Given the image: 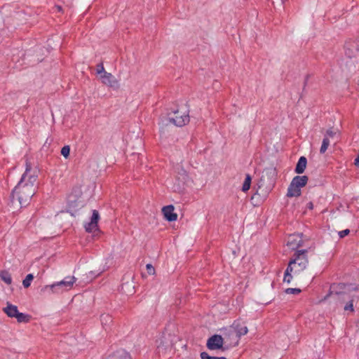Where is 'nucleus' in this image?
<instances>
[{
	"label": "nucleus",
	"mask_w": 359,
	"mask_h": 359,
	"mask_svg": "<svg viewBox=\"0 0 359 359\" xmlns=\"http://www.w3.org/2000/svg\"><path fill=\"white\" fill-rule=\"evenodd\" d=\"M37 177L36 171L32 169L30 163L27 161L25 171L12 191L13 201L16 199L21 205H27L35 194Z\"/></svg>",
	"instance_id": "obj_1"
},
{
	"label": "nucleus",
	"mask_w": 359,
	"mask_h": 359,
	"mask_svg": "<svg viewBox=\"0 0 359 359\" xmlns=\"http://www.w3.org/2000/svg\"><path fill=\"white\" fill-rule=\"evenodd\" d=\"M309 250H299L290 260L285 272L283 281L290 283L294 277L299 282H305L312 278L309 273Z\"/></svg>",
	"instance_id": "obj_2"
},
{
	"label": "nucleus",
	"mask_w": 359,
	"mask_h": 359,
	"mask_svg": "<svg viewBox=\"0 0 359 359\" xmlns=\"http://www.w3.org/2000/svg\"><path fill=\"white\" fill-rule=\"evenodd\" d=\"M76 280V278L74 276H68L63 280L55 283L50 285L44 286L41 291L45 292L47 290H50L53 293H62L64 291L70 290Z\"/></svg>",
	"instance_id": "obj_3"
},
{
	"label": "nucleus",
	"mask_w": 359,
	"mask_h": 359,
	"mask_svg": "<svg viewBox=\"0 0 359 359\" xmlns=\"http://www.w3.org/2000/svg\"><path fill=\"white\" fill-rule=\"evenodd\" d=\"M206 346L207 348L210 350H226V348H224V339H223V337L219 334H214L210 337L207 341Z\"/></svg>",
	"instance_id": "obj_4"
},
{
	"label": "nucleus",
	"mask_w": 359,
	"mask_h": 359,
	"mask_svg": "<svg viewBox=\"0 0 359 359\" xmlns=\"http://www.w3.org/2000/svg\"><path fill=\"white\" fill-rule=\"evenodd\" d=\"M334 287L335 285L331 286L332 291L325 297L324 300L330 297L337 304H342L352 297L345 292H334Z\"/></svg>",
	"instance_id": "obj_5"
},
{
	"label": "nucleus",
	"mask_w": 359,
	"mask_h": 359,
	"mask_svg": "<svg viewBox=\"0 0 359 359\" xmlns=\"http://www.w3.org/2000/svg\"><path fill=\"white\" fill-rule=\"evenodd\" d=\"M223 339H224V348H226V350L237 346L240 340L237 334L234 333L233 330H232L230 327L229 329L226 330V332L224 333Z\"/></svg>",
	"instance_id": "obj_6"
},
{
	"label": "nucleus",
	"mask_w": 359,
	"mask_h": 359,
	"mask_svg": "<svg viewBox=\"0 0 359 359\" xmlns=\"http://www.w3.org/2000/svg\"><path fill=\"white\" fill-rule=\"evenodd\" d=\"M189 121V116L188 114H182L178 110L174 112V116L169 118V122L173 125L182 127Z\"/></svg>",
	"instance_id": "obj_7"
},
{
	"label": "nucleus",
	"mask_w": 359,
	"mask_h": 359,
	"mask_svg": "<svg viewBox=\"0 0 359 359\" xmlns=\"http://www.w3.org/2000/svg\"><path fill=\"white\" fill-rule=\"evenodd\" d=\"M102 82L110 88L118 89L119 88L118 81L111 73L104 72L100 76Z\"/></svg>",
	"instance_id": "obj_8"
},
{
	"label": "nucleus",
	"mask_w": 359,
	"mask_h": 359,
	"mask_svg": "<svg viewBox=\"0 0 359 359\" xmlns=\"http://www.w3.org/2000/svg\"><path fill=\"white\" fill-rule=\"evenodd\" d=\"M100 219L99 212L97 210H94L90 219V222L85 225L86 231L88 232L99 231L97 222Z\"/></svg>",
	"instance_id": "obj_9"
},
{
	"label": "nucleus",
	"mask_w": 359,
	"mask_h": 359,
	"mask_svg": "<svg viewBox=\"0 0 359 359\" xmlns=\"http://www.w3.org/2000/svg\"><path fill=\"white\" fill-rule=\"evenodd\" d=\"M303 241L299 234L290 235L287 238V245L292 250H297L302 246Z\"/></svg>",
	"instance_id": "obj_10"
},
{
	"label": "nucleus",
	"mask_w": 359,
	"mask_h": 359,
	"mask_svg": "<svg viewBox=\"0 0 359 359\" xmlns=\"http://www.w3.org/2000/svg\"><path fill=\"white\" fill-rule=\"evenodd\" d=\"M230 327L233 330L234 333L237 334L239 339L241 336L245 335L248 332V329L245 323L239 320L234 321Z\"/></svg>",
	"instance_id": "obj_11"
},
{
	"label": "nucleus",
	"mask_w": 359,
	"mask_h": 359,
	"mask_svg": "<svg viewBox=\"0 0 359 359\" xmlns=\"http://www.w3.org/2000/svg\"><path fill=\"white\" fill-rule=\"evenodd\" d=\"M158 354H164L167 350L171 349L170 343L164 337H161L156 341Z\"/></svg>",
	"instance_id": "obj_12"
},
{
	"label": "nucleus",
	"mask_w": 359,
	"mask_h": 359,
	"mask_svg": "<svg viewBox=\"0 0 359 359\" xmlns=\"http://www.w3.org/2000/svg\"><path fill=\"white\" fill-rule=\"evenodd\" d=\"M345 53L348 57H353L359 51L358 45L355 41H348L345 43Z\"/></svg>",
	"instance_id": "obj_13"
},
{
	"label": "nucleus",
	"mask_w": 359,
	"mask_h": 359,
	"mask_svg": "<svg viewBox=\"0 0 359 359\" xmlns=\"http://www.w3.org/2000/svg\"><path fill=\"white\" fill-rule=\"evenodd\" d=\"M165 218L169 222L177 220V215L174 212V206L172 205L165 206L162 208Z\"/></svg>",
	"instance_id": "obj_14"
},
{
	"label": "nucleus",
	"mask_w": 359,
	"mask_h": 359,
	"mask_svg": "<svg viewBox=\"0 0 359 359\" xmlns=\"http://www.w3.org/2000/svg\"><path fill=\"white\" fill-rule=\"evenodd\" d=\"M308 180H309V178L306 175H303V176H295L292 180V186H294L296 187H299V188H302V187H304V186H306V184H307L308 182Z\"/></svg>",
	"instance_id": "obj_15"
},
{
	"label": "nucleus",
	"mask_w": 359,
	"mask_h": 359,
	"mask_svg": "<svg viewBox=\"0 0 359 359\" xmlns=\"http://www.w3.org/2000/svg\"><path fill=\"white\" fill-rule=\"evenodd\" d=\"M3 311L10 318H15L19 312L18 307L9 302H7V306L3 309Z\"/></svg>",
	"instance_id": "obj_16"
},
{
	"label": "nucleus",
	"mask_w": 359,
	"mask_h": 359,
	"mask_svg": "<svg viewBox=\"0 0 359 359\" xmlns=\"http://www.w3.org/2000/svg\"><path fill=\"white\" fill-rule=\"evenodd\" d=\"M307 165L306 158L301 156L296 165L294 171L297 174H302L304 172Z\"/></svg>",
	"instance_id": "obj_17"
},
{
	"label": "nucleus",
	"mask_w": 359,
	"mask_h": 359,
	"mask_svg": "<svg viewBox=\"0 0 359 359\" xmlns=\"http://www.w3.org/2000/svg\"><path fill=\"white\" fill-rule=\"evenodd\" d=\"M105 359H130V357L126 351H118L108 355Z\"/></svg>",
	"instance_id": "obj_18"
},
{
	"label": "nucleus",
	"mask_w": 359,
	"mask_h": 359,
	"mask_svg": "<svg viewBox=\"0 0 359 359\" xmlns=\"http://www.w3.org/2000/svg\"><path fill=\"white\" fill-rule=\"evenodd\" d=\"M301 195V189L299 187H296L292 186V183L290 182L289 187L287 189V197H297Z\"/></svg>",
	"instance_id": "obj_19"
},
{
	"label": "nucleus",
	"mask_w": 359,
	"mask_h": 359,
	"mask_svg": "<svg viewBox=\"0 0 359 359\" xmlns=\"http://www.w3.org/2000/svg\"><path fill=\"white\" fill-rule=\"evenodd\" d=\"M100 321L102 327L107 330L112 323V317L109 314H102L100 316Z\"/></svg>",
	"instance_id": "obj_20"
},
{
	"label": "nucleus",
	"mask_w": 359,
	"mask_h": 359,
	"mask_svg": "<svg viewBox=\"0 0 359 359\" xmlns=\"http://www.w3.org/2000/svg\"><path fill=\"white\" fill-rule=\"evenodd\" d=\"M0 278L6 284L10 285L12 283V278L11 274L7 271H0Z\"/></svg>",
	"instance_id": "obj_21"
},
{
	"label": "nucleus",
	"mask_w": 359,
	"mask_h": 359,
	"mask_svg": "<svg viewBox=\"0 0 359 359\" xmlns=\"http://www.w3.org/2000/svg\"><path fill=\"white\" fill-rule=\"evenodd\" d=\"M15 318L18 323H27L29 321L30 316L27 314L18 312L15 316Z\"/></svg>",
	"instance_id": "obj_22"
},
{
	"label": "nucleus",
	"mask_w": 359,
	"mask_h": 359,
	"mask_svg": "<svg viewBox=\"0 0 359 359\" xmlns=\"http://www.w3.org/2000/svg\"><path fill=\"white\" fill-rule=\"evenodd\" d=\"M252 177L250 175L247 174L245 177V180L242 187L243 191H247L250 189V184H251Z\"/></svg>",
	"instance_id": "obj_23"
},
{
	"label": "nucleus",
	"mask_w": 359,
	"mask_h": 359,
	"mask_svg": "<svg viewBox=\"0 0 359 359\" xmlns=\"http://www.w3.org/2000/svg\"><path fill=\"white\" fill-rule=\"evenodd\" d=\"M330 142L329 140V138L327 137H325L323 140L322 145L320 149V154H325L327 151Z\"/></svg>",
	"instance_id": "obj_24"
},
{
	"label": "nucleus",
	"mask_w": 359,
	"mask_h": 359,
	"mask_svg": "<svg viewBox=\"0 0 359 359\" xmlns=\"http://www.w3.org/2000/svg\"><path fill=\"white\" fill-rule=\"evenodd\" d=\"M34 276L32 273L27 274L22 281V285L25 288H27L31 285V281L33 280Z\"/></svg>",
	"instance_id": "obj_25"
},
{
	"label": "nucleus",
	"mask_w": 359,
	"mask_h": 359,
	"mask_svg": "<svg viewBox=\"0 0 359 359\" xmlns=\"http://www.w3.org/2000/svg\"><path fill=\"white\" fill-rule=\"evenodd\" d=\"M354 299L353 298V297L347 301V303L344 306V311H350L351 312H353L354 311V309H353V302Z\"/></svg>",
	"instance_id": "obj_26"
},
{
	"label": "nucleus",
	"mask_w": 359,
	"mask_h": 359,
	"mask_svg": "<svg viewBox=\"0 0 359 359\" xmlns=\"http://www.w3.org/2000/svg\"><path fill=\"white\" fill-rule=\"evenodd\" d=\"M70 147L68 145L64 146L61 149V154L65 158L69 156Z\"/></svg>",
	"instance_id": "obj_27"
},
{
	"label": "nucleus",
	"mask_w": 359,
	"mask_h": 359,
	"mask_svg": "<svg viewBox=\"0 0 359 359\" xmlns=\"http://www.w3.org/2000/svg\"><path fill=\"white\" fill-rule=\"evenodd\" d=\"M285 292L287 294H298L301 292V290L299 288H287Z\"/></svg>",
	"instance_id": "obj_28"
},
{
	"label": "nucleus",
	"mask_w": 359,
	"mask_h": 359,
	"mask_svg": "<svg viewBox=\"0 0 359 359\" xmlns=\"http://www.w3.org/2000/svg\"><path fill=\"white\" fill-rule=\"evenodd\" d=\"M104 72H107L104 70V66L102 63H100L97 65V74H100V76L102 74H104Z\"/></svg>",
	"instance_id": "obj_29"
},
{
	"label": "nucleus",
	"mask_w": 359,
	"mask_h": 359,
	"mask_svg": "<svg viewBox=\"0 0 359 359\" xmlns=\"http://www.w3.org/2000/svg\"><path fill=\"white\" fill-rule=\"evenodd\" d=\"M336 131L333 129V128H329L327 131H326V135L325 137H333L335 135H336Z\"/></svg>",
	"instance_id": "obj_30"
},
{
	"label": "nucleus",
	"mask_w": 359,
	"mask_h": 359,
	"mask_svg": "<svg viewBox=\"0 0 359 359\" xmlns=\"http://www.w3.org/2000/svg\"><path fill=\"white\" fill-rule=\"evenodd\" d=\"M146 267H147V273L149 274L153 275L155 273V269L151 264H147Z\"/></svg>",
	"instance_id": "obj_31"
},
{
	"label": "nucleus",
	"mask_w": 359,
	"mask_h": 359,
	"mask_svg": "<svg viewBox=\"0 0 359 359\" xmlns=\"http://www.w3.org/2000/svg\"><path fill=\"white\" fill-rule=\"evenodd\" d=\"M200 356L201 359H214V356H210L206 352L201 353Z\"/></svg>",
	"instance_id": "obj_32"
},
{
	"label": "nucleus",
	"mask_w": 359,
	"mask_h": 359,
	"mask_svg": "<svg viewBox=\"0 0 359 359\" xmlns=\"http://www.w3.org/2000/svg\"><path fill=\"white\" fill-rule=\"evenodd\" d=\"M349 233H350L349 229H345V230L339 231V236L341 238H342L345 237L346 236L348 235Z\"/></svg>",
	"instance_id": "obj_33"
},
{
	"label": "nucleus",
	"mask_w": 359,
	"mask_h": 359,
	"mask_svg": "<svg viewBox=\"0 0 359 359\" xmlns=\"http://www.w3.org/2000/svg\"><path fill=\"white\" fill-rule=\"evenodd\" d=\"M266 171L268 173H270V174L274 175V174H275L276 169H275V168H267V169L266 170Z\"/></svg>",
	"instance_id": "obj_34"
},
{
	"label": "nucleus",
	"mask_w": 359,
	"mask_h": 359,
	"mask_svg": "<svg viewBox=\"0 0 359 359\" xmlns=\"http://www.w3.org/2000/svg\"><path fill=\"white\" fill-rule=\"evenodd\" d=\"M354 165L356 167H359V154L358 155L357 158L355 159Z\"/></svg>",
	"instance_id": "obj_35"
},
{
	"label": "nucleus",
	"mask_w": 359,
	"mask_h": 359,
	"mask_svg": "<svg viewBox=\"0 0 359 359\" xmlns=\"http://www.w3.org/2000/svg\"><path fill=\"white\" fill-rule=\"evenodd\" d=\"M307 207H308V208H309L310 210H312V209L313 208V203H312V202H309V203L307 204Z\"/></svg>",
	"instance_id": "obj_36"
},
{
	"label": "nucleus",
	"mask_w": 359,
	"mask_h": 359,
	"mask_svg": "<svg viewBox=\"0 0 359 359\" xmlns=\"http://www.w3.org/2000/svg\"><path fill=\"white\" fill-rule=\"evenodd\" d=\"M214 359H226L225 357H215Z\"/></svg>",
	"instance_id": "obj_37"
},
{
	"label": "nucleus",
	"mask_w": 359,
	"mask_h": 359,
	"mask_svg": "<svg viewBox=\"0 0 359 359\" xmlns=\"http://www.w3.org/2000/svg\"><path fill=\"white\" fill-rule=\"evenodd\" d=\"M121 289H122V290H124L123 285H122Z\"/></svg>",
	"instance_id": "obj_38"
},
{
	"label": "nucleus",
	"mask_w": 359,
	"mask_h": 359,
	"mask_svg": "<svg viewBox=\"0 0 359 359\" xmlns=\"http://www.w3.org/2000/svg\"><path fill=\"white\" fill-rule=\"evenodd\" d=\"M58 10H61V7L60 6H58Z\"/></svg>",
	"instance_id": "obj_39"
},
{
	"label": "nucleus",
	"mask_w": 359,
	"mask_h": 359,
	"mask_svg": "<svg viewBox=\"0 0 359 359\" xmlns=\"http://www.w3.org/2000/svg\"><path fill=\"white\" fill-rule=\"evenodd\" d=\"M133 289H134V287H132V292H133Z\"/></svg>",
	"instance_id": "obj_40"
}]
</instances>
